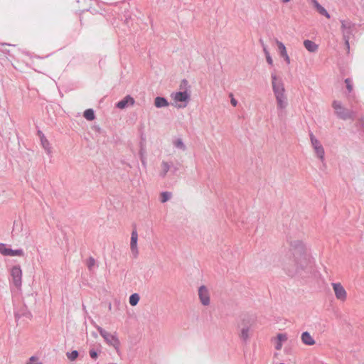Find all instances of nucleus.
<instances>
[{
  "label": "nucleus",
  "mask_w": 364,
  "mask_h": 364,
  "mask_svg": "<svg viewBox=\"0 0 364 364\" xmlns=\"http://www.w3.org/2000/svg\"><path fill=\"white\" fill-rule=\"evenodd\" d=\"M83 116L86 119L89 121H92L95 118V112L92 109H86L84 112Z\"/></svg>",
  "instance_id": "4be33fe9"
},
{
  "label": "nucleus",
  "mask_w": 364,
  "mask_h": 364,
  "mask_svg": "<svg viewBox=\"0 0 364 364\" xmlns=\"http://www.w3.org/2000/svg\"><path fill=\"white\" fill-rule=\"evenodd\" d=\"M188 82L186 79L182 80L181 82V89H183V87H186L188 85Z\"/></svg>",
  "instance_id": "72a5a7b5"
},
{
  "label": "nucleus",
  "mask_w": 364,
  "mask_h": 364,
  "mask_svg": "<svg viewBox=\"0 0 364 364\" xmlns=\"http://www.w3.org/2000/svg\"><path fill=\"white\" fill-rule=\"evenodd\" d=\"M263 50L265 54V56H267V55H270L269 51L267 50L266 46H263Z\"/></svg>",
  "instance_id": "58836bf2"
},
{
  "label": "nucleus",
  "mask_w": 364,
  "mask_h": 364,
  "mask_svg": "<svg viewBox=\"0 0 364 364\" xmlns=\"http://www.w3.org/2000/svg\"><path fill=\"white\" fill-rule=\"evenodd\" d=\"M137 240H138V233L136 229V227L133 229L132 234H131V242H130V249L132 254L133 255L134 257H136L139 251L137 248Z\"/></svg>",
  "instance_id": "9d476101"
},
{
  "label": "nucleus",
  "mask_w": 364,
  "mask_h": 364,
  "mask_svg": "<svg viewBox=\"0 0 364 364\" xmlns=\"http://www.w3.org/2000/svg\"><path fill=\"white\" fill-rule=\"evenodd\" d=\"M171 95L176 102H186L190 99V95L186 90L173 93Z\"/></svg>",
  "instance_id": "f8f14e48"
},
{
  "label": "nucleus",
  "mask_w": 364,
  "mask_h": 364,
  "mask_svg": "<svg viewBox=\"0 0 364 364\" xmlns=\"http://www.w3.org/2000/svg\"><path fill=\"white\" fill-rule=\"evenodd\" d=\"M309 137L311 140V145L314 149V151L317 156V157L321 160V162L324 161V156H325V151L320 143V141L315 137L314 134L311 132L309 133Z\"/></svg>",
  "instance_id": "423d86ee"
},
{
  "label": "nucleus",
  "mask_w": 364,
  "mask_h": 364,
  "mask_svg": "<svg viewBox=\"0 0 364 364\" xmlns=\"http://www.w3.org/2000/svg\"><path fill=\"white\" fill-rule=\"evenodd\" d=\"M282 58H284V60L286 61V63H287V64H290V58H289V57L288 54L284 55V56H282Z\"/></svg>",
  "instance_id": "c9c22d12"
},
{
  "label": "nucleus",
  "mask_w": 364,
  "mask_h": 364,
  "mask_svg": "<svg viewBox=\"0 0 364 364\" xmlns=\"http://www.w3.org/2000/svg\"><path fill=\"white\" fill-rule=\"evenodd\" d=\"M291 0H281V1L284 4H287L288 2H289Z\"/></svg>",
  "instance_id": "a19ab883"
},
{
  "label": "nucleus",
  "mask_w": 364,
  "mask_h": 364,
  "mask_svg": "<svg viewBox=\"0 0 364 364\" xmlns=\"http://www.w3.org/2000/svg\"><path fill=\"white\" fill-rule=\"evenodd\" d=\"M20 317H21V315H20V314H18V313H15V318H16V319H18Z\"/></svg>",
  "instance_id": "ea45409f"
},
{
  "label": "nucleus",
  "mask_w": 364,
  "mask_h": 364,
  "mask_svg": "<svg viewBox=\"0 0 364 364\" xmlns=\"http://www.w3.org/2000/svg\"><path fill=\"white\" fill-rule=\"evenodd\" d=\"M78 355H79V353L76 350H73L71 352H67L66 353V356L71 361H73V360H76L77 358L78 357Z\"/></svg>",
  "instance_id": "a878e982"
},
{
  "label": "nucleus",
  "mask_w": 364,
  "mask_h": 364,
  "mask_svg": "<svg viewBox=\"0 0 364 364\" xmlns=\"http://www.w3.org/2000/svg\"><path fill=\"white\" fill-rule=\"evenodd\" d=\"M134 103H135L134 99L132 97H131L130 95H127L126 97H124L122 100H121L116 104V107L123 109L127 108L129 106L134 105Z\"/></svg>",
  "instance_id": "9b49d317"
},
{
  "label": "nucleus",
  "mask_w": 364,
  "mask_h": 364,
  "mask_svg": "<svg viewBox=\"0 0 364 364\" xmlns=\"http://www.w3.org/2000/svg\"><path fill=\"white\" fill-rule=\"evenodd\" d=\"M230 102H231V104L232 105V106H234V107H235L237 105V101L233 97H232Z\"/></svg>",
  "instance_id": "4c0bfd02"
},
{
  "label": "nucleus",
  "mask_w": 364,
  "mask_h": 364,
  "mask_svg": "<svg viewBox=\"0 0 364 364\" xmlns=\"http://www.w3.org/2000/svg\"><path fill=\"white\" fill-rule=\"evenodd\" d=\"M40 138H41V145L43 147V149L47 151L48 154L50 153V143L48 141V139L46 138L44 134L41 132H38Z\"/></svg>",
  "instance_id": "dca6fc26"
},
{
  "label": "nucleus",
  "mask_w": 364,
  "mask_h": 364,
  "mask_svg": "<svg viewBox=\"0 0 364 364\" xmlns=\"http://www.w3.org/2000/svg\"><path fill=\"white\" fill-rule=\"evenodd\" d=\"M301 339L302 343L306 346H313L316 343L314 338L308 331H304L302 333Z\"/></svg>",
  "instance_id": "ddd939ff"
},
{
  "label": "nucleus",
  "mask_w": 364,
  "mask_h": 364,
  "mask_svg": "<svg viewBox=\"0 0 364 364\" xmlns=\"http://www.w3.org/2000/svg\"><path fill=\"white\" fill-rule=\"evenodd\" d=\"M266 57V60H267V62L268 63V64L272 65H273V60H272V58L271 57L270 55H267V56H265Z\"/></svg>",
  "instance_id": "f704fd0d"
},
{
  "label": "nucleus",
  "mask_w": 364,
  "mask_h": 364,
  "mask_svg": "<svg viewBox=\"0 0 364 364\" xmlns=\"http://www.w3.org/2000/svg\"><path fill=\"white\" fill-rule=\"evenodd\" d=\"M272 90L277 100V108L285 109L287 107V99L285 95V89L283 81L278 77L275 73L271 74Z\"/></svg>",
  "instance_id": "f03ea898"
},
{
  "label": "nucleus",
  "mask_w": 364,
  "mask_h": 364,
  "mask_svg": "<svg viewBox=\"0 0 364 364\" xmlns=\"http://www.w3.org/2000/svg\"><path fill=\"white\" fill-rule=\"evenodd\" d=\"M10 275L11 279L10 282L13 284V285L20 289L22 284V270L19 265L14 266L10 271Z\"/></svg>",
  "instance_id": "39448f33"
},
{
  "label": "nucleus",
  "mask_w": 364,
  "mask_h": 364,
  "mask_svg": "<svg viewBox=\"0 0 364 364\" xmlns=\"http://www.w3.org/2000/svg\"><path fill=\"white\" fill-rule=\"evenodd\" d=\"M161 167H162V171L160 173V176L162 178H164L168 173V171L170 170L171 166L168 162L162 161L161 163Z\"/></svg>",
  "instance_id": "aec40b11"
},
{
  "label": "nucleus",
  "mask_w": 364,
  "mask_h": 364,
  "mask_svg": "<svg viewBox=\"0 0 364 364\" xmlns=\"http://www.w3.org/2000/svg\"><path fill=\"white\" fill-rule=\"evenodd\" d=\"M280 364H285V363H280Z\"/></svg>",
  "instance_id": "a18cd8bd"
},
{
  "label": "nucleus",
  "mask_w": 364,
  "mask_h": 364,
  "mask_svg": "<svg viewBox=\"0 0 364 364\" xmlns=\"http://www.w3.org/2000/svg\"><path fill=\"white\" fill-rule=\"evenodd\" d=\"M353 28H350L349 30L347 29L346 31H342L343 33V38L345 41V44L348 49H349V39L350 36L352 35Z\"/></svg>",
  "instance_id": "a211bd4d"
},
{
  "label": "nucleus",
  "mask_w": 364,
  "mask_h": 364,
  "mask_svg": "<svg viewBox=\"0 0 364 364\" xmlns=\"http://www.w3.org/2000/svg\"><path fill=\"white\" fill-rule=\"evenodd\" d=\"M16 224H17V222H16V221H14V225L15 226Z\"/></svg>",
  "instance_id": "37998d69"
},
{
  "label": "nucleus",
  "mask_w": 364,
  "mask_h": 364,
  "mask_svg": "<svg viewBox=\"0 0 364 364\" xmlns=\"http://www.w3.org/2000/svg\"><path fill=\"white\" fill-rule=\"evenodd\" d=\"M89 354H90V356L91 357V358H92L94 360H96L98 357V353H97V350H95L93 348L90 350Z\"/></svg>",
  "instance_id": "473e14b6"
},
{
  "label": "nucleus",
  "mask_w": 364,
  "mask_h": 364,
  "mask_svg": "<svg viewBox=\"0 0 364 364\" xmlns=\"http://www.w3.org/2000/svg\"><path fill=\"white\" fill-rule=\"evenodd\" d=\"M314 7L316 9L317 11L327 18H330V14L328 11L317 1V0H311Z\"/></svg>",
  "instance_id": "4468645a"
},
{
  "label": "nucleus",
  "mask_w": 364,
  "mask_h": 364,
  "mask_svg": "<svg viewBox=\"0 0 364 364\" xmlns=\"http://www.w3.org/2000/svg\"><path fill=\"white\" fill-rule=\"evenodd\" d=\"M87 267L90 272L92 271L93 267L96 264V260L92 257H90L86 262Z\"/></svg>",
  "instance_id": "bb28decb"
},
{
  "label": "nucleus",
  "mask_w": 364,
  "mask_h": 364,
  "mask_svg": "<svg viewBox=\"0 0 364 364\" xmlns=\"http://www.w3.org/2000/svg\"><path fill=\"white\" fill-rule=\"evenodd\" d=\"M287 335L286 333H279L277 335V339L279 342H284L287 340Z\"/></svg>",
  "instance_id": "7c9ffc66"
},
{
  "label": "nucleus",
  "mask_w": 364,
  "mask_h": 364,
  "mask_svg": "<svg viewBox=\"0 0 364 364\" xmlns=\"http://www.w3.org/2000/svg\"><path fill=\"white\" fill-rule=\"evenodd\" d=\"M198 297L203 306H208L210 304V294L205 286L202 285L199 287Z\"/></svg>",
  "instance_id": "1a4fd4ad"
},
{
  "label": "nucleus",
  "mask_w": 364,
  "mask_h": 364,
  "mask_svg": "<svg viewBox=\"0 0 364 364\" xmlns=\"http://www.w3.org/2000/svg\"><path fill=\"white\" fill-rule=\"evenodd\" d=\"M139 295L136 293H134L129 296V301L131 306H134L139 303Z\"/></svg>",
  "instance_id": "412c9836"
},
{
  "label": "nucleus",
  "mask_w": 364,
  "mask_h": 364,
  "mask_svg": "<svg viewBox=\"0 0 364 364\" xmlns=\"http://www.w3.org/2000/svg\"><path fill=\"white\" fill-rule=\"evenodd\" d=\"M341 30L342 31H346L347 29H350V28H353V26H354V24L352 23L350 21H341Z\"/></svg>",
  "instance_id": "5701e85b"
},
{
  "label": "nucleus",
  "mask_w": 364,
  "mask_h": 364,
  "mask_svg": "<svg viewBox=\"0 0 364 364\" xmlns=\"http://www.w3.org/2000/svg\"><path fill=\"white\" fill-rule=\"evenodd\" d=\"M154 105L157 108L165 107L168 105V102L164 97H156L154 100Z\"/></svg>",
  "instance_id": "f3484780"
},
{
  "label": "nucleus",
  "mask_w": 364,
  "mask_h": 364,
  "mask_svg": "<svg viewBox=\"0 0 364 364\" xmlns=\"http://www.w3.org/2000/svg\"><path fill=\"white\" fill-rule=\"evenodd\" d=\"M331 285L333 289L336 299L342 301H345L347 298V293L343 287L341 285V284L332 283Z\"/></svg>",
  "instance_id": "6e6552de"
},
{
  "label": "nucleus",
  "mask_w": 364,
  "mask_h": 364,
  "mask_svg": "<svg viewBox=\"0 0 364 364\" xmlns=\"http://www.w3.org/2000/svg\"><path fill=\"white\" fill-rule=\"evenodd\" d=\"M282 347V342H279V341H277L276 346H275V348L277 350H280Z\"/></svg>",
  "instance_id": "e433bc0d"
},
{
  "label": "nucleus",
  "mask_w": 364,
  "mask_h": 364,
  "mask_svg": "<svg viewBox=\"0 0 364 364\" xmlns=\"http://www.w3.org/2000/svg\"><path fill=\"white\" fill-rule=\"evenodd\" d=\"M276 43L278 47V50L279 51L280 56L282 57L284 55H287V49H286L284 44L282 42L278 41L277 39H276Z\"/></svg>",
  "instance_id": "6ab92c4d"
},
{
  "label": "nucleus",
  "mask_w": 364,
  "mask_h": 364,
  "mask_svg": "<svg viewBox=\"0 0 364 364\" xmlns=\"http://www.w3.org/2000/svg\"><path fill=\"white\" fill-rule=\"evenodd\" d=\"M345 83L346 85V88H347L348 92H352V90H353L352 80L350 78H346L345 80Z\"/></svg>",
  "instance_id": "c756f323"
},
{
  "label": "nucleus",
  "mask_w": 364,
  "mask_h": 364,
  "mask_svg": "<svg viewBox=\"0 0 364 364\" xmlns=\"http://www.w3.org/2000/svg\"><path fill=\"white\" fill-rule=\"evenodd\" d=\"M253 323V321L247 316H245L241 323V331L240 333V338L244 341H247L249 338V331L250 330V328Z\"/></svg>",
  "instance_id": "0eeeda50"
},
{
  "label": "nucleus",
  "mask_w": 364,
  "mask_h": 364,
  "mask_svg": "<svg viewBox=\"0 0 364 364\" xmlns=\"http://www.w3.org/2000/svg\"><path fill=\"white\" fill-rule=\"evenodd\" d=\"M291 254L282 259L284 269L289 276L293 277L300 269H304L310 262V256L306 254L305 247L300 240L290 242Z\"/></svg>",
  "instance_id": "f257e3e1"
},
{
  "label": "nucleus",
  "mask_w": 364,
  "mask_h": 364,
  "mask_svg": "<svg viewBox=\"0 0 364 364\" xmlns=\"http://www.w3.org/2000/svg\"><path fill=\"white\" fill-rule=\"evenodd\" d=\"M332 105L336 111L337 116L340 119H341L343 120H347V119L353 120L355 119V115L354 112L343 107L341 105V103L340 102L333 101Z\"/></svg>",
  "instance_id": "20e7f679"
},
{
  "label": "nucleus",
  "mask_w": 364,
  "mask_h": 364,
  "mask_svg": "<svg viewBox=\"0 0 364 364\" xmlns=\"http://www.w3.org/2000/svg\"><path fill=\"white\" fill-rule=\"evenodd\" d=\"M95 327L98 331L100 336L105 339V342L109 345L112 346L114 348L117 353L119 354V346H120V341L119 338L117 336V333L111 334L109 332L106 331L105 329H103L100 326L95 323Z\"/></svg>",
  "instance_id": "7ed1b4c3"
},
{
  "label": "nucleus",
  "mask_w": 364,
  "mask_h": 364,
  "mask_svg": "<svg viewBox=\"0 0 364 364\" xmlns=\"http://www.w3.org/2000/svg\"><path fill=\"white\" fill-rule=\"evenodd\" d=\"M173 145L178 148V149H180L183 151L186 150V145L183 144V141L181 139H177L174 142H173Z\"/></svg>",
  "instance_id": "cd10ccee"
},
{
  "label": "nucleus",
  "mask_w": 364,
  "mask_h": 364,
  "mask_svg": "<svg viewBox=\"0 0 364 364\" xmlns=\"http://www.w3.org/2000/svg\"><path fill=\"white\" fill-rule=\"evenodd\" d=\"M27 364H42L41 362H38V358L36 356H31L29 359V361Z\"/></svg>",
  "instance_id": "2f4dec72"
},
{
  "label": "nucleus",
  "mask_w": 364,
  "mask_h": 364,
  "mask_svg": "<svg viewBox=\"0 0 364 364\" xmlns=\"http://www.w3.org/2000/svg\"><path fill=\"white\" fill-rule=\"evenodd\" d=\"M3 51H4V53H9V50H6V49H5V50H3Z\"/></svg>",
  "instance_id": "79ce46f5"
},
{
  "label": "nucleus",
  "mask_w": 364,
  "mask_h": 364,
  "mask_svg": "<svg viewBox=\"0 0 364 364\" xmlns=\"http://www.w3.org/2000/svg\"><path fill=\"white\" fill-rule=\"evenodd\" d=\"M171 196H172V194L171 192H168V191L162 192L161 193V196H160L161 202L166 203L171 198Z\"/></svg>",
  "instance_id": "393cba45"
},
{
  "label": "nucleus",
  "mask_w": 364,
  "mask_h": 364,
  "mask_svg": "<svg viewBox=\"0 0 364 364\" xmlns=\"http://www.w3.org/2000/svg\"><path fill=\"white\" fill-rule=\"evenodd\" d=\"M8 256H24V252L22 249L12 250L10 248Z\"/></svg>",
  "instance_id": "b1692460"
},
{
  "label": "nucleus",
  "mask_w": 364,
  "mask_h": 364,
  "mask_svg": "<svg viewBox=\"0 0 364 364\" xmlns=\"http://www.w3.org/2000/svg\"><path fill=\"white\" fill-rule=\"evenodd\" d=\"M141 163H142L143 164H145V162H144V161L143 159L141 160Z\"/></svg>",
  "instance_id": "c03bdc74"
},
{
  "label": "nucleus",
  "mask_w": 364,
  "mask_h": 364,
  "mask_svg": "<svg viewBox=\"0 0 364 364\" xmlns=\"http://www.w3.org/2000/svg\"><path fill=\"white\" fill-rule=\"evenodd\" d=\"M10 248L6 247V245L4 243H0V253L3 255L8 256Z\"/></svg>",
  "instance_id": "c85d7f7f"
},
{
  "label": "nucleus",
  "mask_w": 364,
  "mask_h": 364,
  "mask_svg": "<svg viewBox=\"0 0 364 364\" xmlns=\"http://www.w3.org/2000/svg\"><path fill=\"white\" fill-rule=\"evenodd\" d=\"M304 46L308 51L311 52V53H314V52L317 51L318 48L317 44H316L314 42H313L310 40H305L304 41Z\"/></svg>",
  "instance_id": "2eb2a0df"
}]
</instances>
